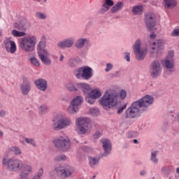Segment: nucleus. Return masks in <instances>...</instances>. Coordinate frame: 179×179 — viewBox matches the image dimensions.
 Here are the masks:
<instances>
[{
	"label": "nucleus",
	"mask_w": 179,
	"mask_h": 179,
	"mask_svg": "<svg viewBox=\"0 0 179 179\" xmlns=\"http://www.w3.org/2000/svg\"><path fill=\"white\" fill-rule=\"evenodd\" d=\"M155 101L153 96L145 95L141 99L134 101L124 113V118H138L141 117V113L148 111L149 106H152Z\"/></svg>",
	"instance_id": "obj_1"
},
{
	"label": "nucleus",
	"mask_w": 179,
	"mask_h": 179,
	"mask_svg": "<svg viewBox=\"0 0 179 179\" xmlns=\"http://www.w3.org/2000/svg\"><path fill=\"white\" fill-rule=\"evenodd\" d=\"M100 104L105 109L111 108V107H117L118 108L117 114H122L124 110L127 108V104L121 107V101L120 100V96L117 91L112 90H108L105 92L100 100Z\"/></svg>",
	"instance_id": "obj_2"
},
{
	"label": "nucleus",
	"mask_w": 179,
	"mask_h": 179,
	"mask_svg": "<svg viewBox=\"0 0 179 179\" xmlns=\"http://www.w3.org/2000/svg\"><path fill=\"white\" fill-rule=\"evenodd\" d=\"M37 37L35 36H24L20 41V48L25 52H33L36 50Z\"/></svg>",
	"instance_id": "obj_3"
},
{
	"label": "nucleus",
	"mask_w": 179,
	"mask_h": 179,
	"mask_svg": "<svg viewBox=\"0 0 179 179\" xmlns=\"http://www.w3.org/2000/svg\"><path fill=\"white\" fill-rule=\"evenodd\" d=\"M38 55L41 61L45 65H51V59H50V53L45 48V37H42V41L38 43Z\"/></svg>",
	"instance_id": "obj_4"
},
{
	"label": "nucleus",
	"mask_w": 179,
	"mask_h": 179,
	"mask_svg": "<svg viewBox=\"0 0 179 179\" xmlns=\"http://www.w3.org/2000/svg\"><path fill=\"white\" fill-rule=\"evenodd\" d=\"M55 171L61 179L69 178L75 173V168L69 165H57L55 167Z\"/></svg>",
	"instance_id": "obj_5"
},
{
	"label": "nucleus",
	"mask_w": 179,
	"mask_h": 179,
	"mask_svg": "<svg viewBox=\"0 0 179 179\" xmlns=\"http://www.w3.org/2000/svg\"><path fill=\"white\" fill-rule=\"evenodd\" d=\"M3 164L6 166L9 171H13L14 173H19L23 169V162L17 159H8L7 161L3 159Z\"/></svg>",
	"instance_id": "obj_6"
},
{
	"label": "nucleus",
	"mask_w": 179,
	"mask_h": 179,
	"mask_svg": "<svg viewBox=\"0 0 179 179\" xmlns=\"http://www.w3.org/2000/svg\"><path fill=\"white\" fill-rule=\"evenodd\" d=\"M54 146L62 152H68L71 149V141L69 138L59 136L52 141Z\"/></svg>",
	"instance_id": "obj_7"
},
{
	"label": "nucleus",
	"mask_w": 179,
	"mask_h": 179,
	"mask_svg": "<svg viewBox=\"0 0 179 179\" xmlns=\"http://www.w3.org/2000/svg\"><path fill=\"white\" fill-rule=\"evenodd\" d=\"M141 45L142 43L139 39H137L133 45L134 52L136 55V59L138 61H143L145 59V57H146V54L148 53V49L141 48Z\"/></svg>",
	"instance_id": "obj_8"
},
{
	"label": "nucleus",
	"mask_w": 179,
	"mask_h": 179,
	"mask_svg": "<svg viewBox=\"0 0 179 179\" xmlns=\"http://www.w3.org/2000/svg\"><path fill=\"white\" fill-rule=\"evenodd\" d=\"M74 73L78 79L83 78L85 80H89L93 76V70L89 66H83L76 70Z\"/></svg>",
	"instance_id": "obj_9"
},
{
	"label": "nucleus",
	"mask_w": 179,
	"mask_h": 179,
	"mask_svg": "<svg viewBox=\"0 0 179 179\" xmlns=\"http://www.w3.org/2000/svg\"><path fill=\"white\" fill-rule=\"evenodd\" d=\"M90 119L87 117H80L77 119L76 124L79 133L83 135L90 129Z\"/></svg>",
	"instance_id": "obj_10"
},
{
	"label": "nucleus",
	"mask_w": 179,
	"mask_h": 179,
	"mask_svg": "<svg viewBox=\"0 0 179 179\" xmlns=\"http://www.w3.org/2000/svg\"><path fill=\"white\" fill-rule=\"evenodd\" d=\"M72 124V121L69 117H61L57 121L53 120L52 129L59 131V129H65Z\"/></svg>",
	"instance_id": "obj_11"
},
{
	"label": "nucleus",
	"mask_w": 179,
	"mask_h": 179,
	"mask_svg": "<svg viewBox=\"0 0 179 179\" xmlns=\"http://www.w3.org/2000/svg\"><path fill=\"white\" fill-rule=\"evenodd\" d=\"M82 103H83L82 96H77L74 97L67 108V113L69 114H76V113L79 112V106H81Z\"/></svg>",
	"instance_id": "obj_12"
},
{
	"label": "nucleus",
	"mask_w": 179,
	"mask_h": 179,
	"mask_svg": "<svg viewBox=\"0 0 179 179\" xmlns=\"http://www.w3.org/2000/svg\"><path fill=\"white\" fill-rule=\"evenodd\" d=\"M164 68H166L169 72L174 71V52L170 51L165 59L162 60Z\"/></svg>",
	"instance_id": "obj_13"
},
{
	"label": "nucleus",
	"mask_w": 179,
	"mask_h": 179,
	"mask_svg": "<svg viewBox=\"0 0 179 179\" xmlns=\"http://www.w3.org/2000/svg\"><path fill=\"white\" fill-rule=\"evenodd\" d=\"M3 48H5L7 52H10V54H15L17 50L16 43L8 38H5L3 41Z\"/></svg>",
	"instance_id": "obj_14"
},
{
	"label": "nucleus",
	"mask_w": 179,
	"mask_h": 179,
	"mask_svg": "<svg viewBox=\"0 0 179 179\" xmlns=\"http://www.w3.org/2000/svg\"><path fill=\"white\" fill-rule=\"evenodd\" d=\"M162 73V65L158 60L154 61L150 66V75L152 78H157Z\"/></svg>",
	"instance_id": "obj_15"
},
{
	"label": "nucleus",
	"mask_w": 179,
	"mask_h": 179,
	"mask_svg": "<svg viewBox=\"0 0 179 179\" xmlns=\"http://www.w3.org/2000/svg\"><path fill=\"white\" fill-rule=\"evenodd\" d=\"M152 45H155V47H152L150 50L151 54H156V55H159L160 52H162V50L164 48V41L159 39L157 42L152 43Z\"/></svg>",
	"instance_id": "obj_16"
},
{
	"label": "nucleus",
	"mask_w": 179,
	"mask_h": 179,
	"mask_svg": "<svg viewBox=\"0 0 179 179\" xmlns=\"http://www.w3.org/2000/svg\"><path fill=\"white\" fill-rule=\"evenodd\" d=\"M145 24L146 27L149 30H152L156 24V15L153 13H149L145 16Z\"/></svg>",
	"instance_id": "obj_17"
},
{
	"label": "nucleus",
	"mask_w": 179,
	"mask_h": 179,
	"mask_svg": "<svg viewBox=\"0 0 179 179\" xmlns=\"http://www.w3.org/2000/svg\"><path fill=\"white\" fill-rule=\"evenodd\" d=\"M20 90L23 96H27L30 90H31V85L30 84V81H29L27 78H23V83L20 87Z\"/></svg>",
	"instance_id": "obj_18"
},
{
	"label": "nucleus",
	"mask_w": 179,
	"mask_h": 179,
	"mask_svg": "<svg viewBox=\"0 0 179 179\" xmlns=\"http://www.w3.org/2000/svg\"><path fill=\"white\" fill-rule=\"evenodd\" d=\"M75 43V38H68L57 43L59 48H71Z\"/></svg>",
	"instance_id": "obj_19"
},
{
	"label": "nucleus",
	"mask_w": 179,
	"mask_h": 179,
	"mask_svg": "<svg viewBox=\"0 0 179 179\" xmlns=\"http://www.w3.org/2000/svg\"><path fill=\"white\" fill-rule=\"evenodd\" d=\"M33 173V167L31 165L27 164L22 167V171L20 176V179H27V177Z\"/></svg>",
	"instance_id": "obj_20"
},
{
	"label": "nucleus",
	"mask_w": 179,
	"mask_h": 179,
	"mask_svg": "<svg viewBox=\"0 0 179 179\" xmlns=\"http://www.w3.org/2000/svg\"><path fill=\"white\" fill-rule=\"evenodd\" d=\"M34 85L36 86L37 89L41 92H45L47 90V87H48L47 80L43 78L36 80Z\"/></svg>",
	"instance_id": "obj_21"
},
{
	"label": "nucleus",
	"mask_w": 179,
	"mask_h": 179,
	"mask_svg": "<svg viewBox=\"0 0 179 179\" xmlns=\"http://www.w3.org/2000/svg\"><path fill=\"white\" fill-rule=\"evenodd\" d=\"M76 87L78 90H82L84 94H89V92L92 90L90 85L86 83H78L76 84Z\"/></svg>",
	"instance_id": "obj_22"
},
{
	"label": "nucleus",
	"mask_w": 179,
	"mask_h": 179,
	"mask_svg": "<svg viewBox=\"0 0 179 179\" xmlns=\"http://www.w3.org/2000/svg\"><path fill=\"white\" fill-rule=\"evenodd\" d=\"M101 142L103 145V148L104 149L105 153L108 155V153L111 152V142H110L108 139H106V138L101 139Z\"/></svg>",
	"instance_id": "obj_23"
},
{
	"label": "nucleus",
	"mask_w": 179,
	"mask_h": 179,
	"mask_svg": "<svg viewBox=\"0 0 179 179\" xmlns=\"http://www.w3.org/2000/svg\"><path fill=\"white\" fill-rule=\"evenodd\" d=\"M164 6L166 9H173L177 6L176 0H164Z\"/></svg>",
	"instance_id": "obj_24"
},
{
	"label": "nucleus",
	"mask_w": 179,
	"mask_h": 179,
	"mask_svg": "<svg viewBox=\"0 0 179 179\" xmlns=\"http://www.w3.org/2000/svg\"><path fill=\"white\" fill-rule=\"evenodd\" d=\"M122 8H124V3L122 1H119L110 9V12L111 13H117L119 10H122Z\"/></svg>",
	"instance_id": "obj_25"
},
{
	"label": "nucleus",
	"mask_w": 179,
	"mask_h": 179,
	"mask_svg": "<svg viewBox=\"0 0 179 179\" xmlns=\"http://www.w3.org/2000/svg\"><path fill=\"white\" fill-rule=\"evenodd\" d=\"M132 12L134 15H142V12H143V6H135L132 8Z\"/></svg>",
	"instance_id": "obj_26"
},
{
	"label": "nucleus",
	"mask_w": 179,
	"mask_h": 179,
	"mask_svg": "<svg viewBox=\"0 0 179 179\" xmlns=\"http://www.w3.org/2000/svg\"><path fill=\"white\" fill-rule=\"evenodd\" d=\"M85 43H87V39L86 38H80L76 43V47L77 48H83Z\"/></svg>",
	"instance_id": "obj_27"
},
{
	"label": "nucleus",
	"mask_w": 179,
	"mask_h": 179,
	"mask_svg": "<svg viewBox=\"0 0 179 179\" xmlns=\"http://www.w3.org/2000/svg\"><path fill=\"white\" fill-rule=\"evenodd\" d=\"M95 100L101 97V92L99 90H94L89 93Z\"/></svg>",
	"instance_id": "obj_28"
},
{
	"label": "nucleus",
	"mask_w": 179,
	"mask_h": 179,
	"mask_svg": "<svg viewBox=\"0 0 179 179\" xmlns=\"http://www.w3.org/2000/svg\"><path fill=\"white\" fill-rule=\"evenodd\" d=\"M8 152H13L16 156H20V155H22V150L17 146L10 148L8 149Z\"/></svg>",
	"instance_id": "obj_29"
},
{
	"label": "nucleus",
	"mask_w": 179,
	"mask_h": 179,
	"mask_svg": "<svg viewBox=\"0 0 179 179\" xmlns=\"http://www.w3.org/2000/svg\"><path fill=\"white\" fill-rule=\"evenodd\" d=\"M11 34L13 36V37H24V36H26V33L23 31H19L16 29H13L11 31Z\"/></svg>",
	"instance_id": "obj_30"
},
{
	"label": "nucleus",
	"mask_w": 179,
	"mask_h": 179,
	"mask_svg": "<svg viewBox=\"0 0 179 179\" xmlns=\"http://www.w3.org/2000/svg\"><path fill=\"white\" fill-rule=\"evenodd\" d=\"M89 163L91 167H95V166H97V164H99V159L94 157H90Z\"/></svg>",
	"instance_id": "obj_31"
},
{
	"label": "nucleus",
	"mask_w": 179,
	"mask_h": 179,
	"mask_svg": "<svg viewBox=\"0 0 179 179\" xmlns=\"http://www.w3.org/2000/svg\"><path fill=\"white\" fill-rule=\"evenodd\" d=\"M14 27H15V29H17L18 30H24L26 28V22H16L14 24Z\"/></svg>",
	"instance_id": "obj_32"
},
{
	"label": "nucleus",
	"mask_w": 179,
	"mask_h": 179,
	"mask_svg": "<svg viewBox=\"0 0 179 179\" xmlns=\"http://www.w3.org/2000/svg\"><path fill=\"white\" fill-rule=\"evenodd\" d=\"M66 87L67 90H69L70 92H78V88H76L72 83H68L66 84Z\"/></svg>",
	"instance_id": "obj_33"
},
{
	"label": "nucleus",
	"mask_w": 179,
	"mask_h": 179,
	"mask_svg": "<svg viewBox=\"0 0 179 179\" xmlns=\"http://www.w3.org/2000/svg\"><path fill=\"white\" fill-rule=\"evenodd\" d=\"M85 100L90 104H94V103L96 101V99L89 94H87V96H85Z\"/></svg>",
	"instance_id": "obj_34"
},
{
	"label": "nucleus",
	"mask_w": 179,
	"mask_h": 179,
	"mask_svg": "<svg viewBox=\"0 0 179 179\" xmlns=\"http://www.w3.org/2000/svg\"><path fill=\"white\" fill-rule=\"evenodd\" d=\"M90 113L93 117H97V115H100V111H99V109L96 108H92L90 110Z\"/></svg>",
	"instance_id": "obj_35"
},
{
	"label": "nucleus",
	"mask_w": 179,
	"mask_h": 179,
	"mask_svg": "<svg viewBox=\"0 0 179 179\" xmlns=\"http://www.w3.org/2000/svg\"><path fill=\"white\" fill-rule=\"evenodd\" d=\"M157 151H152L151 152V160L153 163H158L159 159H157Z\"/></svg>",
	"instance_id": "obj_36"
},
{
	"label": "nucleus",
	"mask_w": 179,
	"mask_h": 179,
	"mask_svg": "<svg viewBox=\"0 0 179 179\" xmlns=\"http://www.w3.org/2000/svg\"><path fill=\"white\" fill-rule=\"evenodd\" d=\"M64 160H66L65 155H57L55 157V162H64Z\"/></svg>",
	"instance_id": "obj_37"
},
{
	"label": "nucleus",
	"mask_w": 179,
	"mask_h": 179,
	"mask_svg": "<svg viewBox=\"0 0 179 179\" xmlns=\"http://www.w3.org/2000/svg\"><path fill=\"white\" fill-rule=\"evenodd\" d=\"M30 62L32 65H34V66H40V62H38V59L36 57L31 58Z\"/></svg>",
	"instance_id": "obj_38"
},
{
	"label": "nucleus",
	"mask_w": 179,
	"mask_h": 179,
	"mask_svg": "<svg viewBox=\"0 0 179 179\" xmlns=\"http://www.w3.org/2000/svg\"><path fill=\"white\" fill-rule=\"evenodd\" d=\"M47 111H48V108H47V106H45V105H43L39 108V113L41 115L45 114Z\"/></svg>",
	"instance_id": "obj_39"
},
{
	"label": "nucleus",
	"mask_w": 179,
	"mask_h": 179,
	"mask_svg": "<svg viewBox=\"0 0 179 179\" xmlns=\"http://www.w3.org/2000/svg\"><path fill=\"white\" fill-rule=\"evenodd\" d=\"M118 96H119V100L120 99L121 100H124V99H125V97H127V92H125V90H121L120 94L117 93Z\"/></svg>",
	"instance_id": "obj_40"
},
{
	"label": "nucleus",
	"mask_w": 179,
	"mask_h": 179,
	"mask_svg": "<svg viewBox=\"0 0 179 179\" xmlns=\"http://www.w3.org/2000/svg\"><path fill=\"white\" fill-rule=\"evenodd\" d=\"M25 142H27V143H29V145H31L32 146H34V148H36V141H34V139L33 138H25Z\"/></svg>",
	"instance_id": "obj_41"
},
{
	"label": "nucleus",
	"mask_w": 179,
	"mask_h": 179,
	"mask_svg": "<svg viewBox=\"0 0 179 179\" xmlns=\"http://www.w3.org/2000/svg\"><path fill=\"white\" fill-rule=\"evenodd\" d=\"M36 17L38 19L44 20V19H46L47 15H45L44 13H43L37 12V13H36Z\"/></svg>",
	"instance_id": "obj_42"
},
{
	"label": "nucleus",
	"mask_w": 179,
	"mask_h": 179,
	"mask_svg": "<svg viewBox=\"0 0 179 179\" xmlns=\"http://www.w3.org/2000/svg\"><path fill=\"white\" fill-rule=\"evenodd\" d=\"M171 36L173 37H178L179 36V28L176 29H173V31L171 33Z\"/></svg>",
	"instance_id": "obj_43"
},
{
	"label": "nucleus",
	"mask_w": 179,
	"mask_h": 179,
	"mask_svg": "<svg viewBox=\"0 0 179 179\" xmlns=\"http://www.w3.org/2000/svg\"><path fill=\"white\" fill-rule=\"evenodd\" d=\"M105 4L109 7L114 6V1L113 0H106Z\"/></svg>",
	"instance_id": "obj_44"
},
{
	"label": "nucleus",
	"mask_w": 179,
	"mask_h": 179,
	"mask_svg": "<svg viewBox=\"0 0 179 179\" xmlns=\"http://www.w3.org/2000/svg\"><path fill=\"white\" fill-rule=\"evenodd\" d=\"M106 69H105L106 72H110L113 69V64L108 63L106 64Z\"/></svg>",
	"instance_id": "obj_45"
},
{
	"label": "nucleus",
	"mask_w": 179,
	"mask_h": 179,
	"mask_svg": "<svg viewBox=\"0 0 179 179\" xmlns=\"http://www.w3.org/2000/svg\"><path fill=\"white\" fill-rule=\"evenodd\" d=\"M110 7H109V6H108L107 4L104 3L103 6H102V10L103 12H107V10H108V9H110Z\"/></svg>",
	"instance_id": "obj_46"
},
{
	"label": "nucleus",
	"mask_w": 179,
	"mask_h": 179,
	"mask_svg": "<svg viewBox=\"0 0 179 179\" xmlns=\"http://www.w3.org/2000/svg\"><path fill=\"white\" fill-rule=\"evenodd\" d=\"M93 136L94 139H99V138L101 136V133L100 131H96Z\"/></svg>",
	"instance_id": "obj_47"
},
{
	"label": "nucleus",
	"mask_w": 179,
	"mask_h": 179,
	"mask_svg": "<svg viewBox=\"0 0 179 179\" xmlns=\"http://www.w3.org/2000/svg\"><path fill=\"white\" fill-rule=\"evenodd\" d=\"M126 61H127V62H129V61H131V57H130V54L129 52H127L125 53V57H124Z\"/></svg>",
	"instance_id": "obj_48"
},
{
	"label": "nucleus",
	"mask_w": 179,
	"mask_h": 179,
	"mask_svg": "<svg viewBox=\"0 0 179 179\" xmlns=\"http://www.w3.org/2000/svg\"><path fill=\"white\" fill-rule=\"evenodd\" d=\"M5 115H6V110H0V117H5Z\"/></svg>",
	"instance_id": "obj_49"
},
{
	"label": "nucleus",
	"mask_w": 179,
	"mask_h": 179,
	"mask_svg": "<svg viewBox=\"0 0 179 179\" xmlns=\"http://www.w3.org/2000/svg\"><path fill=\"white\" fill-rule=\"evenodd\" d=\"M114 76H121V71L115 72Z\"/></svg>",
	"instance_id": "obj_50"
},
{
	"label": "nucleus",
	"mask_w": 179,
	"mask_h": 179,
	"mask_svg": "<svg viewBox=\"0 0 179 179\" xmlns=\"http://www.w3.org/2000/svg\"><path fill=\"white\" fill-rule=\"evenodd\" d=\"M150 38L153 39V38H156V34H155L154 33L151 34L150 36Z\"/></svg>",
	"instance_id": "obj_51"
},
{
	"label": "nucleus",
	"mask_w": 179,
	"mask_h": 179,
	"mask_svg": "<svg viewBox=\"0 0 179 179\" xmlns=\"http://www.w3.org/2000/svg\"><path fill=\"white\" fill-rule=\"evenodd\" d=\"M84 150H85V152H90V148L89 147H85Z\"/></svg>",
	"instance_id": "obj_52"
},
{
	"label": "nucleus",
	"mask_w": 179,
	"mask_h": 179,
	"mask_svg": "<svg viewBox=\"0 0 179 179\" xmlns=\"http://www.w3.org/2000/svg\"><path fill=\"white\" fill-rule=\"evenodd\" d=\"M59 61H60L61 62H62V61H64V55H61L60 59H59Z\"/></svg>",
	"instance_id": "obj_53"
},
{
	"label": "nucleus",
	"mask_w": 179,
	"mask_h": 179,
	"mask_svg": "<svg viewBox=\"0 0 179 179\" xmlns=\"http://www.w3.org/2000/svg\"><path fill=\"white\" fill-rule=\"evenodd\" d=\"M145 174H146V171H142L141 172V176H145Z\"/></svg>",
	"instance_id": "obj_54"
},
{
	"label": "nucleus",
	"mask_w": 179,
	"mask_h": 179,
	"mask_svg": "<svg viewBox=\"0 0 179 179\" xmlns=\"http://www.w3.org/2000/svg\"><path fill=\"white\" fill-rule=\"evenodd\" d=\"M3 136V132L0 131V138H2Z\"/></svg>",
	"instance_id": "obj_55"
},
{
	"label": "nucleus",
	"mask_w": 179,
	"mask_h": 179,
	"mask_svg": "<svg viewBox=\"0 0 179 179\" xmlns=\"http://www.w3.org/2000/svg\"><path fill=\"white\" fill-rule=\"evenodd\" d=\"M134 143L138 144V143H139V141H138V140H136V139H134Z\"/></svg>",
	"instance_id": "obj_56"
},
{
	"label": "nucleus",
	"mask_w": 179,
	"mask_h": 179,
	"mask_svg": "<svg viewBox=\"0 0 179 179\" xmlns=\"http://www.w3.org/2000/svg\"><path fill=\"white\" fill-rule=\"evenodd\" d=\"M176 173H177L178 174H179V168H177V169H176Z\"/></svg>",
	"instance_id": "obj_57"
},
{
	"label": "nucleus",
	"mask_w": 179,
	"mask_h": 179,
	"mask_svg": "<svg viewBox=\"0 0 179 179\" xmlns=\"http://www.w3.org/2000/svg\"><path fill=\"white\" fill-rule=\"evenodd\" d=\"M162 171H166V167H164V168H162Z\"/></svg>",
	"instance_id": "obj_58"
},
{
	"label": "nucleus",
	"mask_w": 179,
	"mask_h": 179,
	"mask_svg": "<svg viewBox=\"0 0 179 179\" xmlns=\"http://www.w3.org/2000/svg\"><path fill=\"white\" fill-rule=\"evenodd\" d=\"M0 36H2V31L0 30Z\"/></svg>",
	"instance_id": "obj_59"
},
{
	"label": "nucleus",
	"mask_w": 179,
	"mask_h": 179,
	"mask_svg": "<svg viewBox=\"0 0 179 179\" xmlns=\"http://www.w3.org/2000/svg\"><path fill=\"white\" fill-rule=\"evenodd\" d=\"M96 178V176H94L92 179Z\"/></svg>",
	"instance_id": "obj_60"
},
{
	"label": "nucleus",
	"mask_w": 179,
	"mask_h": 179,
	"mask_svg": "<svg viewBox=\"0 0 179 179\" xmlns=\"http://www.w3.org/2000/svg\"><path fill=\"white\" fill-rule=\"evenodd\" d=\"M37 2H41V0H36Z\"/></svg>",
	"instance_id": "obj_61"
},
{
	"label": "nucleus",
	"mask_w": 179,
	"mask_h": 179,
	"mask_svg": "<svg viewBox=\"0 0 179 179\" xmlns=\"http://www.w3.org/2000/svg\"><path fill=\"white\" fill-rule=\"evenodd\" d=\"M44 2H47V0H44Z\"/></svg>",
	"instance_id": "obj_62"
},
{
	"label": "nucleus",
	"mask_w": 179,
	"mask_h": 179,
	"mask_svg": "<svg viewBox=\"0 0 179 179\" xmlns=\"http://www.w3.org/2000/svg\"><path fill=\"white\" fill-rule=\"evenodd\" d=\"M24 22H26V20H24Z\"/></svg>",
	"instance_id": "obj_63"
},
{
	"label": "nucleus",
	"mask_w": 179,
	"mask_h": 179,
	"mask_svg": "<svg viewBox=\"0 0 179 179\" xmlns=\"http://www.w3.org/2000/svg\"><path fill=\"white\" fill-rule=\"evenodd\" d=\"M0 17H1V14H0Z\"/></svg>",
	"instance_id": "obj_64"
}]
</instances>
